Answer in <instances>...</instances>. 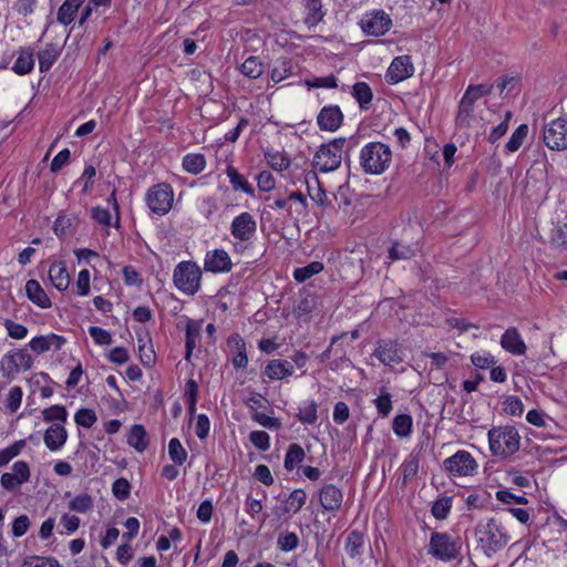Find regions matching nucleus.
Segmentation results:
<instances>
[{
	"mask_svg": "<svg viewBox=\"0 0 567 567\" xmlns=\"http://www.w3.org/2000/svg\"><path fill=\"white\" fill-rule=\"evenodd\" d=\"M477 546L491 556L504 548L511 540L506 528L496 518L481 520L474 530Z\"/></svg>",
	"mask_w": 567,
	"mask_h": 567,
	"instance_id": "obj_1",
	"label": "nucleus"
},
{
	"mask_svg": "<svg viewBox=\"0 0 567 567\" xmlns=\"http://www.w3.org/2000/svg\"><path fill=\"white\" fill-rule=\"evenodd\" d=\"M392 162L391 148L381 142H370L361 148L360 166L368 175H381Z\"/></svg>",
	"mask_w": 567,
	"mask_h": 567,
	"instance_id": "obj_2",
	"label": "nucleus"
},
{
	"mask_svg": "<svg viewBox=\"0 0 567 567\" xmlns=\"http://www.w3.org/2000/svg\"><path fill=\"white\" fill-rule=\"evenodd\" d=\"M489 449L494 455L511 456L519 450L520 436L514 426L493 427L488 431Z\"/></svg>",
	"mask_w": 567,
	"mask_h": 567,
	"instance_id": "obj_3",
	"label": "nucleus"
},
{
	"mask_svg": "<svg viewBox=\"0 0 567 567\" xmlns=\"http://www.w3.org/2000/svg\"><path fill=\"white\" fill-rule=\"evenodd\" d=\"M462 542L447 533L433 532L431 534L427 553L437 560L449 563L460 557Z\"/></svg>",
	"mask_w": 567,
	"mask_h": 567,
	"instance_id": "obj_4",
	"label": "nucleus"
},
{
	"mask_svg": "<svg viewBox=\"0 0 567 567\" xmlns=\"http://www.w3.org/2000/svg\"><path fill=\"white\" fill-rule=\"evenodd\" d=\"M346 143V137H338L322 144L313 156V166L322 173L333 172L339 168Z\"/></svg>",
	"mask_w": 567,
	"mask_h": 567,
	"instance_id": "obj_5",
	"label": "nucleus"
},
{
	"mask_svg": "<svg viewBox=\"0 0 567 567\" xmlns=\"http://www.w3.org/2000/svg\"><path fill=\"white\" fill-rule=\"evenodd\" d=\"M202 270L194 261H181L174 269L173 281L175 287L194 296L200 288Z\"/></svg>",
	"mask_w": 567,
	"mask_h": 567,
	"instance_id": "obj_6",
	"label": "nucleus"
},
{
	"mask_svg": "<svg viewBox=\"0 0 567 567\" xmlns=\"http://www.w3.org/2000/svg\"><path fill=\"white\" fill-rule=\"evenodd\" d=\"M174 192L169 184L158 183L152 186L146 193V204L152 213L164 216L173 205Z\"/></svg>",
	"mask_w": 567,
	"mask_h": 567,
	"instance_id": "obj_7",
	"label": "nucleus"
},
{
	"mask_svg": "<svg viewBox=\"0 0 567 567\" xmlns=\"http://www.w3.org/2000/svg\"><path fill=\"white\" fill-rule=\"evenodd\" d=\"M33 359L25 349L11 350L0 361V371L3 378L13 380L20 369L28 371L32 368Z\"/></svg>",
	"mask_w": 567,
	"mask_h": 567,
	"instance_id": "obj_8",
	"label": "nucleus"
},
{
	"mask_svg": "<svg viewBox=\"0 0 567 567\" xmlns=\"http://www.w3.org/2000/svg\"><path fill=\"white\" fill-rule=\"evenodd\" d=\"M444 468L453 476L473 475L477 468L475 458L467 451H457L443 462Z\"/></svg>",
	"mask_w": 567,
	"mask_h": 567,
	"instance_id": "obj_9",
	"label": "nucleus"
},
{
	"mask_svg": "<svg viewBox=\"0 0 567 567\" xmlns=\"http://www.w3.org/2000/svg\"><path fill=\"white\" fill-rule=\"evenodd\" d=\"M543 140L550 150L563 151L567 148V120L557 118L545 125Z\"/></svg>",
	"mask_w": 567,
	"mask_h": 567,
	"instance_id": "obj_10",
	"label": "nucleus"
},
{
	"mask_svg": "<svg viewBox=\"0 0 567 567\" xmlns=\"http://www.w3.org/2000/svg\"><path fill=\"white\" fill-rule=\"evenodd\" d=\"M256 231L257 223L248 212H244L236 216L230 224L231 236L239 239L241 243L251 240L256 235Z\"/></svg>",
	"mask_w": 567,
	"mask_h": 567,
	"instance_id": "obj_11",
	"label": "nucleus"
},
{
	"mask_svg": "<svg viewBox=\"0 0 567 567\" xmlns=\"http://www.w3.org/2000/svg\"><path fill=\"white\" fill-rule=\"evenodd\" d=\"M392 25V20L384 11H375L367 14L361 20V28L369 35L380 37L385 34Z\"/></svg>",
	"mask_w": 567,
	"mask_h": 567,
	"instance_id": "obj_12",
	"label": "nucleus"
},
{
	"mask_svg": "<svg viewBox=\"0 0 567 567\" xmlns=\"http://www.w3.org/2000/svg\"><path fill=\"white\" fill-rule=\"evenodd\" d=\"M403 351L399 343L394 340H379L373 355L383 364L392 367L403 361Z\"/></svg>",
	"mask_w": 567,
	"mask_h": 567,
	"instance_id": "obj_13",
	"label": "nucleus"
},
{
	"mask_svg": "<svg viewBox=\"0 0 567 567\" xmlns=\"http://www.w3.org/2000/svg\"><path fill=\"white\" fill-rule=\"evenodd\" d=\"M414 68L409 55L396 56L390 64L385 81L389 84H396L413 75Z\"/></svg>",
	"mask_w": 567,
	"mask_h": 567,
	"instance_id": "obj_14",
	"label": "nucleus"
},
{
	"mask_svg": "<svg viewBox=\"0 0 567 567\" xmlns=\"http://www.w3.org/2000/svg\"><path fill=\"white\" fill-rule=\"evenodd\" d=\"M342 123L343 113L338 105L323 106L317 116V124L321 131L334 132Z\"/></svg>",
	"mask_w": 567,
	"mask_h": 567,
	"instance_id": "obj_15",
	"label": "nucleus"
},
{
	"mask_svg": "<svg viewBox=\"0 0 567 567\" xmlns=\"http://www.w3.org/2000/svg\"><path fill=\"white\" fill-rule=\"evenodd\" d=\"M233 262L228 252L224 249L208 251L204 260V269L209 272H229Z\"/></svg>",
	"mask_w": 567,
	"mask_h": 567,
	"instance_id": "obj_16",
	"label": "nucleus"
},
{
	"mask_svg": "<svg viewBox=\"0 0 567 567\" xmlns=\"http://www.w3.org/2000/svg\"><path fill=\"white\" fill-rule=\"evenodd\" d=\"M319 502L326 512L336 513L342 506L343 493L333 484H324L319 492Z\"/></svg>",
	"mask_w": 567,
	"mask_h": 567,
	"instance_id": "obj_17",
	"label": "nucleus"
},
{
	"mask_svg": "<svg viewBox=\"0 0 567 567\" xmlns=\"http://www.w3.org/2000/svg\"><path fill=\"white\" fill-rule=\"evenodd\" d=\"M502 348L514 354V355H523L526 353L527 347L522 339L518 330L514 327L508 328L501 338Z\"/></svg>",
	"mask_w": 567,
	"mask_h": 567,
	"instance_id": "obj_18",
	"label": "nucleus"
},
{
	"mask_svg": "<svg viewBox=\"0 0 567 567\" xmlns=\"http://www.w3.org/2000/svg\"><path fill=\"white\" fill-rule=\"evenodd\" d=\"M65 343V339L61 336L51 333L48 336H39L31 339L29 347L32 351L41 354L50 349L60 350Z\"/></svg>",
	"mask_w": 567,
	"mask_h": 567,
	"instance_id": "obj_19",
	"label": "nucleus"
},
{
	"mask_svg": "<svg viewBox=\"0 0 567 567\" xmlns=\"http://www.w3.org/2000/svg\"><path fill=\"white\" fill-rule=\"evenodd\" d=\"M68 432L61 424H52L44 432L43 441L50 451L60 450L66 442Z\"/></svg>",
	"mask_w": 567,
	"mask_h": 567,
	"instance_id": "obj_20",
	"label": "nucleus"
},
{
	"mask_svg": "<svg viewBox=\"0 0 567 567\" xmlns=\"http://www.w3.org/2000/svg\"><path fill=\"white\" fill-rule=\"evenodd\" d=\"M293 373V365L287 360L274 359L270 360L266 368L265 374L270 380H282Z\"/></svg>",
	"mask_w": 567,
	"mask_h": 567,
	"instance_id": "obj_21",
	"label": "nucleus"
},
{
	"mask_svg": "<svg viewBox=\"0 0 567 567\" xmlns=\"http://www.w3.org/2000/svg\"><path fill=\"white\" fill-rule=\"evenodd\" d=\"M25 292L29 300H31L40 308L47 309L51 307L50 298L35 279H30L27 281Z\"/></svg>",
	"mask_w": 567,
	"mask_h": 567,
	"instance_id": "obj_22",
	"label": "nucleus"
},
{
	"mask_svg": "<svg viewBox=\"0 0 567 567\" xmlns=\"http://www.w3.org/2000/svg\"><path fill=\"white\" fill-rule=\"evenodd\" d=\"M351 95L358 102L360 110L368 111L373 100V92L367 82H357L352 85Z\"/></svg>",
	"mask_w": 567,
	"mask_h": 567,
	"instance_id": "obj_23",
	"label": "nucleus"
},
{
	"mask_svg": "<svg viewBox=\"0 0 567 567\" xmlns=\"http://www.w3.org/2000/svg\"><path fill=\"white\" fill-rule=\"evenodd\" d=\"M85 0H65L58 10L56 20L63 25H69L75 19L79 9Z\"/></svg>",
	"mask_w": 567,
	"mask_h": 567,
	"instance_id": "obj_24",
	"label": "nucleus"
},
{
	"mask_svg": "<svg viewBox=\"0 0 567 567\" xmlns=\"http://www.w3.org/2000/svg\"><path fill=\"white\" fill-rule=\"evenodd\" d=\"M474 101L470 100L465 94L463 95L455 117V123L458 127L466 128L471 125V121L474 116Z\"/></svg>",
	"mask_w": 567,
	"mask_h": 567,
	"instance_id": "obj_25",
	"label": "nucleus"
},
{
	"mask_svg": "<svg viewBox=\"0 0 567 567\" xmlns=\"http://www.w3.org/2000/svg\"><path fill=\"white\" fill-rule=\"evenodd\" d=\"M34 58L33 51L30 48H22L19 50V54L12 70L19 75H25L33 70Z\"/></svg>",
	"mask_w": 567,
	"mask_h": 567,
	"instance_id": "obj_26",
	"label": "nucleus"
},
{
	"mask_svg": "<svg viewBox=\"0 0 567 567\" xmlns=\"http://www.w3.org/2000/svg\"><path fill=\"white\" fill-rule=\"evenodd\" d=\"M49 277L58 290L64 291L68 289L70 277L63 262L51 265L49 269Z\"/></svg>",
	"mask_w": 567,
	"mask_h": 567,
	"instance_id": "obj_27",
	"label": "nucleus"
},
{
	"mask_svg": "<svg viewBox=\"0 0 567 567\" xmlns=\"http://www.w3.org/2000/svg\"><path fill=\"white\" fill-rule=\"evenodd\" d=\"M228 344L234 347L237 351L233 358V365L235 369H244L248 364V357L246 353V343L239 334H231L228 339Z\"/></svg>",
	"mask_w": 567,
	"mask_h": 567,
	"instance_id": "obj_28",
	"label": "nucleus"
},
{
	"mask_svg": "<svg viewBox=\"0 0 567 567\" xmlns=\"http://www.w3.org/2000/svg\"><path fill=\"white\" fill-rule=\"evenodd\" d=\"M127 444L137 452H144L148 447L147 434L143 425L135 424L131 427Z\"/></svg>",
	"mask_w": 567,
	"mask_h": 567,
	"instance_id": "obj_29",
	"label": "nucleus"
},
{
	"mask_svg": "<svg viewBox=\"0 0 567 567\" xmlns=\"http://www.w3.org/2000/svg\"><path fill=\"white\" fill-rule=\"evenodd\" d=\"M306 499H307V493L302 488L293 489L289 494V496L287 497V499L284 504L282 513L297 514L305 505Z\"/></svg>",
	"mask_w": 567,
	"mask_h": 567,
	"instance_id": "obj_30",
	"label": "nucleus"
},
{
	"mask_svg": "<svg viewBox=\"0 0 567 567\" xmlns=\"http://www.w3.org/2000/svg\"><path fill=\"white\" fill-rule=\"evenodd\" d=\"M59 54H60V52L55 48L54 44H52V43L47 44L45 48L38 53L40 72L41 73L48 72L52 68V65L55 62V60L58 59Z\"/></svg>",
	"mask_w": 567,
	"mask_h": 567,
	"instance_id": "obj_31",
	"label": "nucleus"
},
{
	"mask_svg": "<svg viewBox=\"0 0 567 567\" xmlns=\"http://www.w3.org/2000/svg\"><path fill=\"white\" fill-rule=\"evenodd\" d=\"M364 545V536L361 532L354 529L348 534L346 551L351 558L361 556Z\"/></svg>",
	"mask_w": 567,
	"mask_h": 567,
	"instance_id": "obj_32",
	"label": "nucleus"
},
{
	"mask_svg": "<svg viewBox=\"0 0 567 567\" xmlns=\"http://www.w3.org/2000/svg\"><path fill=\"white\" fill-rule=\"evenodd\" d=\"M206 167V158L200 153H190L183 158V168L194 175L202 173Z\"/></svg>",
	"mask_w": 567,
	"mask_h": 567,
	"instance_id": "obj_33",
	"label": "nucleus"
},
{
	"mask_svg": "<svg viewBox=\"0 0 567 567\" xmlns=\"http://www.w3.org/2000/svg\"><path fill=\"white\" fill-rule=\"evenodd\" d=\"M324 269L321 261H311L305 267L296 268L293 270V279L297 282H305L315 275L320 274Z\"/></svg>",
	"mask_w": 567,
	"mask_h": 567,
	"instance_id": "obj_34",
	"label": "nucleus"
},
{
	"mask_svg": "<svg viewBox=\"0 0 567 567\" xmlns=\"http://www.w3.org/2000/svg\"><path fill=\"white\" fill-rule=\"evenodd\" d=\"M240 71L249 79H258L264 73V65L258 56L250 55L240 65Z\"/></svg>",
	"mask_w": 567,
	"mask_h": 567,
	"instance_id": "obj_35",
	"label": "nucleus"
},
{
	"mask_svg": "<svg viewBox=\"0 0 567 567\" xmlns=\"http://www.w3.org/2000/svg\"><path fill=\"white\" fill-rule=\"evenodd\" d=\"M227 176L229 182L235 190H243L248 195H254L252 186L247 182V179L240 175L237 169L233 166L227 167Z\"/></svg>",
	"mask_w": 567,
	"mask_h": 567,
	"instance_id": "obj_36",
	"label": "nucleus"
},
{
	"mask_svg": "<svg viewBox=\"0 0 567 567\" xmlns=\"http://www.w3.org/2000/svg\"><path fill=\"white\" fill-rule=\"evenodd\" d=\"M308 14L305 19L306 24L309 27L317 25L322 21L324 12L322 10L321 0H308L307 2Z\"/></svg>",
	"mask_w": 567,
	"mask_h": 567,
	"instance_id": "obj_37",
	"label": "nucleus"
},
{
	"mask_svg": "<svg viewBox=\"0 0 567 567\" xmlns=\"http://www.w3.org/2000/svg\"><path fill=\"white\" fill-rule=\"evenodd\" d=\"M305 456V451L299 444H290L285 457V468L288 471L293 470L296 465L303 461Z\"/></svg>",
	"mask_w": 567,
	"mask_h": 567,
	"instance_id": "obj_38",
	"label": "nucleus"
},
{
	"mask_svg": "<svg viewBox=\"0 0 567 567\" xmlns=\"http://www.w3.org/2000/svg\"><path fill=\"white\" fill-rule=\"evenodd\" d=\"M412 416L409 414L396 415L393 420V432L399 437H408L412 432Z\"/></svg>",
	"mask_w": 567,
	"mask_h": 567,
	"instance_id": "obj_39",
	"label": "nucleus"
},
{
	"mask_svg": "<svg viewBox=\"0 0 567 567\" xmlns=\"http://www.w3.org/2000/svg\"><path fill=\"white\" fill-rule=\"evenodd\" d=\"M317 409L318 404L315 401L305 402L297 414L298 420L302 424H315L318 420Z\"/></svg>",
	"mask_w": 567,
	"mask_h": 567,
	"instance_id": "obj_40",
	"label": "nucleus"
},
{
	"mask_svg": "<svg viewBox=\"0 0 567 567\" xmlns=\"http://www.w3.org/2000/svg\"><path fill=\"white\" fill-rule=\"evenodd\" d=\"M292 74V65L289 60H278L271 71V80L279 83Z\"/></svg>",
	"mask_w": 567,
	"mask_h": 567,
	"instance_id": "obj_41",
	"label": "nucleus"
},
{
	"mask_svg": "<svg viewBox=\"0 0 567 567\" xmlns=\"http://www.w3.org/2000/svg\"><path fill=\"white\" fill-rule=\"evenodd\" d=\"M168 455L171 460L177 465H182L186 461L187 451L183 447L178 439L174 437L169 441Z\"/></svg>",
	"mask_w": 567,
	"mask_h": 567,
	"instance_id": "obj_42",
	"label": "nucleus"
},
{
	"mask_svg": "<svg viewBox=\"0 0 567 567\" xmlns=\"http://www.w3.org/2000/svg\"><path fill=\"white\" fill-rule=\"evenodd\" d=\"M528 134V126L520 124L512 134L509 141L506 143V150L508 152H516L522 146L524 140Z\"/></svg>",
	"mask_w": 567,
	"mask_h": 567,
	"instance_id": "obj_43",
	"label": "nucleus"
},
{
	"mask_svg": "<svg viewBox=\"0 0 567 567\" xmlns=\"http://www.w3.org/2000/svg\"><path fill=\"white\" fill-rule=\"evenodd\" d=\"M25 446V440L16 441L12 445L0 451V467L7 465L12 458L18 456Z\"/></svg>",
	"mask_w": 567,
	"mask_h": 567,
	"instance_id": "obj_44",
	"label": "nucleus"
},
{
	"mask_svg": "<svg viewBox=\"0 0 567 567\" xmlns=\"http://www.w3.org/2000/svg\"><path fill=\"white\" fill-rule=\"evenodd\" d=\"M414 256L413 249L408 245H402L400 243H394L392 247L389 249V259L391 261L395 260H408Z\"/></svg>",
	"mask_w": 567,
	"mask_h": 567,
	"instance_id": "obj_45",
	"label": "nucleus"
},
{
	"mask_svg": "<svg viewBox=\"0 0 567 567\" xmlns=\"http://www.w3.org/2000/svg\"><path fill=\"white\" fill-rule=\"evenodd\" d=\"M21 567H61L59 561L53 557L29 556Z\"/></svg>",
	"mask_w": 567,
	"mask_h": 567,
	"instance_id": "obj_46",
	"label": "nucleus"
},
{
	"mask_svg": "<svg viewBox=\"0 0 567 567\" xmlns=\"http://www.w3.org/2000/svg\"><path fill=\"white\" fill-rule=\"evenodd\" d=\"M92 507L93 498L89 494L78 495L69 503V508L78 513H86Z\"/></svg>",
	"mask_w": 567,
	"mask_h": 567,
	"instance_id": "obj_47",
	"label": "nucleus"
},
{
	"mask_svg": "<svg viewBox=\"0 0 567 567\" xmlns=\"http://www.w3.org/2000/svg\"><path fill=\"white\" fill-rule=\"evenodd\" d=\"M74 421L78 425L90 429L97 421V416L91 409H80L74 415Z\"/></svg>",
	"mask_w": 567,
	"mask_h": 567,
	"instance_id": "obj_48",
	"label": "nucleus"
},
{
	"mask_svg": "<svg viewBox=\"0 0 567 567\" xmlns=\"http://www.w3.org/2000/svg\"><path fill=\"white\" fill-rule=\"evenodd\" d=\"M451 506L452 498L442 497L433 504L431 513L436 519H445L451 511Z\"/></svg>",
	"mask_w": 567,
	"mask_h": 567,
	"instance_id": "obj_49",
	"label": "nucleus"
},
{
	"mask_svg": "<svg viewBox=\"0 0 567 567\" xmlns=\"http://www.w3.org/2000/svg\"><path fill=\"white\" fill-rule=\"evenodd\" d=\"M112 492L118 501H125L130 497L131 484L126 478L120 477L114 481Z\"/></svg>",
	"mask_w": 567,
	"mask_h": 567,
	"instance_id": "obj_50",
	"label": "nucleus"
},
{
	"mask_svg": "<svg viewBox=\"0 0 567 567\" xmlns=\"http://www.w3.org/2000/svg\"><path fill=\"white\" fill-rule=\"evenodd\" d=\"M278 547L284 551H291L299 545V537L296 533L288 532L279 535L277 540Z\"/></svg>",
	"mask_w": 567,
	"mask_h": 567,
	"instance_id": "obj_51",
	"label": "nucleus"
},
{
	"mask_svg": "<svg viewBox=\"0 0 567 567\" xmlns=\"http://www.w3.org/2000/svg\"><path fill=\"white\" fill-rule=\"evenodd\" d=\"M249 440L251 442V444L262 451V452H266L269 450V446H270V436L267 432L265 431H252L250 432L249 434Z\"/></svg>",
	"mask_w": 567,
	"mask_h": 567,
	"instance_id": "obj_52",
	"label": "nucleus"
},
{
	"mask_svg": "<svg viewBox=\"0 0 567 567\" xmlns=\"http://www.w3.org/2000/svg\"><path fill=\"white\" fill-rule=\"evenodd\" d=\"M306 85L308 89H336L338 86V80L334 75L313 78L312 80H306Z\"/></svg>",
	"mask_w": 567,
	"mask_h": 567,
	"instance_id": "obj_53",
	"label": "nucleus"
},
{
	"mask_svg": "<svg viewBox=\"0 0 567 567\" xmlns=\"http://www.w3.org/2000/svg\"><path fill=\"white\" fill-rule=\"evenodd\" d=\"M22 389L20 386H13L10 389L9 394L6 400V408L11 412L14 413L18 411V409L21 405L22 401Z\"/></svg>",
	"mask_w": 567,
	"mask_h": 567,
	"instance_id": "obj_54",
	"label": "nucleus"
},
{
	"mask_svg": "<svg viewBox=\"0 0 567 567\" xmlns=\"http://www.w3.org/2000/svg\"><path fill=\"white\" fill-rule=\"evenodd\" d=\"M550 244L556 248L567 249V224L557 226L551 230Z\"/></svg>",
	"mask_w": 567,
	"mask_h": 567,
	"instance_id": "obj_55",
	"label": "nucleus"
},
{
	"mask_svg": "<svg viewBox=\"0 0 567 567\" xmlns=\"http://www.w3.org/2000/svg\"><path fill=\"white\" fill-rule=\"evenodd\" d=\"M3 324L7 329L8 336L12 339H23L28 334V328L23 324L17 323L11 319H4Z\"/></svg>",
	"mask_w": 567,
	"mask_h": 567,
	"instance_id": "obj_56",
	"label": "nucleus"
},
{
	"mask_svg": "<svg viewBox=\"0 0 567 567\" xmlns=\"http://www.w3.org/2000/svg\"><path fill=\"white\" fill-rule=\"evenodd\" d=\"M200 334V324L194 320H188L186 324V348H196L197 339Z\"/></svg>",
	"mask_w": 567,
	"mask_h": 567,
	"instance_id": "obj_57",
	"label": "nucleus"
},
{
	"mask_svg": "<svg viewBox=\"0 0 567 567\" xmlns=\"http://www.w3.org/2000/svg\"><path fill=\"white\" fill-rule=\"evenodd\" d=\"M68 412L64 406L62 405H52L51 408H48L43 411V419L47 422L52 421H62L64 422L66 420Z\"/></svg>",
	"mask_w": 567,
	"mask_h": 567,
	"instance_id": "obj_58",
	"label": "nucleus"
},
{
	"mask_svg": "<svg viewBox=\"0 0 567 567\" xmlns=\"http://www.w3.org/2000/svg\"><path fill=\"white\" fill-rule=\"evenodd\" d=\"M251 419L261 426L270 430H278L281 427V422L279 419L268 416L265 413L255 412L252 413Z\"/></svg>",
	"mask_w": 567,
	"mask_h": 567,
	"instance_id": "obj_59",
	"label": "nucleus"
},
{
	"mask_svg": "<svg viewBox=\"0 0 567 567\" xmlns=\"http://www.w3.org/2000/svg\"><path fill=\"white\" fill-rule=\"evenodd\" d=\"M492 90H493V85H487V84L470 85L466 89L464 94L466 96H468L470 100L476 102L480 97L491 94Z\"/></svg>",
	"mask_w": 567,
	"mask_h": 567,
	"instance_id": "obj_60",
	"label": "nucleus"
},
{
	"mask_svg": "<svg viewBox=\"0 0 567 567\" xmlns=\"http://www.w3.org/2000/svg\"><path fill=\"white\" fill-rule=\"evenodd\" d=\"M72 220L70 217L62 215L59 216L53 224V231L56 236L63 237L71 233Z\"/></svg>",
	"mask_w": 567,
	"mask_h": 567,
	"instance_id": "obj_61",
	"label": "nucleus"
},
{
	"mask_svg": "<svg viewBox=\"0 0 567 567\" xmlns=\"http://www.w3.org/2000/svg\"><path fill=\"white\" fill-rule=\"evenodd\" d=\"M374 404L377 406V410L379 414L382 416L389 415V413L392 410V401H391V394L388 392H382L375 400Z\"/></svg>",
	"mask_w": 567,
	"mask_h": 567,
	"instance_id": "obj_62",
	"label": "nucleus"
},
{
	"mask_svg": "<svg viewBox=\"0 0 567 567\" xmlns=\"http://www.w3.org/2000/svg\"><path fill=\"white\" fill-rule=\"evenodd\" d=\"M89 333L92 337V339L95 341V343L101 344V346L111 344L113 341L110 332L100 327H95V326L90 327Z\"/></svg>",
	"mask_w": 567,
	"mask_h": 567,
	"instance_id": "obj_63",
	"label": "nucleus"
},
{
	"mask_svg": "<svg viewBox=\"0 0 567 567\" xmlns=\"http://www.w3.org/2000/svg\"><path fill=\"white\" fill-rule=\"evenodd\" d=\"M472 363L478 369H487L495 363L494 357L487 352H475L471 355Z\"/></svg>",
	"mask_w": 567,
	"mask_h": 567,
	"instance_id": "obj_64",
	"label": "nucleus"
}]
</instances>
